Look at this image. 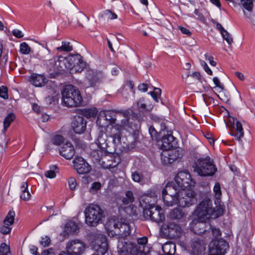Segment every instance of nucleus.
<instances>
[{
	"mask_svg": "<svg viewBox=\"0 0 255 255\" xmlns=\"http://www.w3.org/2000/svg\"><path fill=\"white\" fill-rule=\"evenodd\" d=\"M116 120L120 119V122L115 124L114 128L118 130L116 133H113L111 137L113 138V142L115 145H118L121 142L120 131L126 130L130 131L137 128V124L135 120L138 119V114L128 109L125 110H116Z\"/></svg>",
	"mask_w": 255,
	"mask_h": 255,
	"instance_id": "obj_1",
	"label": "nucleus"
},
{
	"mask_svg": "<svg viewBox=\"0 0 255 255\" xmlns=\"http://www.w3.org/2000/svg\"><path fill=\"white\" fill-rule=\"evenodd\" d=\"M195 181L191 178L187 171L178 173L174 178V182L168 183L162 190V193L172 196H178L182 190L194 187Z\"/></svg>",
	"mask_w": 255,
	"mask_h": 255,
	"instance_id": "obj_2",
	"label": "nucleus"
},
{
	"mask_svg": "<svg viewBox=\"0 0 255 255\" xmlns=\"http://www.w3.org/2000/svg\"><path fill=\"white\" fill-rule=\"evenodd\" d=\"M157 196L155 192H151L150 195L142 197L141 201L146 204L143 211L144 217L147 220L160 223L164 221L165 216L162 208L153 203Z\"/></svg>",
	"mask_w": 255,
	"mask_h": 255,
	"instance_id": "obj_3",
	"label": "nucleus"
},
{
	"mask_svg": "<svg viewBox=\"0 0 255 255\" xmlns=\"http://www.w3.org/2000/svg\"><path fill=\"white\" fill-rule=\"evenodd\" d=\"M223 214L222 208L213 207L212 201L209 198L202 200L196 206L194 214L198 218V220L206 222L210 219H216Z\"/></svg>",
	"mask_w": 255,
	"mask_h": 255,
	"instance_id": "obj_4",
	"label": "nucleus"
},
{
	"mask_svg": "<svg viewBox=\"0 0 255 255\" xmlns=\"http://www.w3.org/2000/svg\"><path fill=\"white\" fill-rule=\"evenodd\" d=\"M62 101L68 107H80L83 98L78 89L72 85L65 86L61 91Z\"/></svg>",
	"mask_w": 255,
	"mask_h": 255,
	"instance_id": "obj_5",
	"label": "nucleus"
},
{
	"mask_svg": "<svg viewBox=\"0 0 255 255\" xmlns=\"http://www.w3.org/2000/svg\"><path fill=\"white\" fill-rule=\"evenodd\" d=\"M114 229L109 232V236L118 240H125L131 233V228L127 221L117 219L113 221Z\"/></svg>",
	"mask_w": 255,
	"mask_h": 255,
	"instance_id": "obj_6",
	"label": "nucleus"
},
{
	"mask_svg": "<svg viewBox=\"0 0 255 255\" xmlns=\"http://www.w3.org/2000/svg\"><path fill=\"white\" fill-rule=\"evenodd\" d=\"M86 223L95 227L104 218V212L97 205L90 204L84 210Z\"/></svg>",
	"mask_w": 255,
	"mask_h": 255,
	"instance_id": "obj_7",
	"label": "nucleus"
},
{
	"mask_svg": "<svg viewBox=\"0 0 255 255\" xmlns=\"http://www.w3.org/2000/svg\"><path fill=\"white\" fill-rule=\"evenodd\" d=\"M194 170L200 176H208L214 175L217 171V168L213 164V160L207 156L197 160Z\"/></svg>",
	"mask_w": 255,
	"mask_h": 255,
	"instance_id": "obj_8",
	"label": "nucleus"
},
{
	"mask_svg": "<svg viewBox=\"0 0 255 255\" xmlns=\"http://www.w3.org/2000/svg\"><path fill=\"white\" fill-rule=\"evenodd\" d=\"M119 255H139L143 249L137 248L136 243L131 242L119 241L117 246Z\"/></svg>",
	"mask_w": 255,
	"mask_h": 255,
	"instance_id": "obj_9",
	"label": "nucleus"
},
{
	"mask_svg": "<svg viewBox=\"0 0 255 255\" xmlns=\"http://www.w3.org/2000/svg\"><path fill=\"white\" fill-rule=\"evenodd\" d=\"M191 187L186 189L182 190L180 192L178 197L177 204L181 207L189 206L193 204L195 202V193L192 190Z\"/></svg>",
	"mask_w": 255,
	"mask_h": 255,
	"instance_id": "obj_10",
	"label": "nucleus"
},
{
	"mask_svg": "<svg viewBox=\"0 0 255 255\" xmlns=\"http://www.w3.org/2000/svg\"><path fill=\"white\" fill-rule=\"evenodd\" d=\"M65 249L72 255H82L85 251L86 245L80 240H72L66 243Z\"/></svg>",
	"mask_w": 255,
	"mask_h": 255,
	"instance_id": "obj_11",
	"label": "nucleus"
},
{
	"mask_svg": "<svg viewBox=\"0 0 255 255\" xmlns=\"http://www.w3.org/2000/svg\"><path fill=\"white\" fill-rule=\"evenodd\" d=\"M116 113L114 111H107L104 116H100L97 121V124L100 127V131L104 130L106 131V128L110 125L115 124L116 122Z\"/></svg>",
	"mask_w": 255,
	"mask_h": 255,
	"instance_id": "obj_12",
	"label": "nucleus"
},
{
	"mask_svg": "<svg viewBox=\"0 0 255 255\" xmlns=\"http://www.w3.org/2000/svg\"><path fill=\"white\" fill-rule=\"evenodd\" d=\"M94 249L95 251L92 255H104L108 250V244L106 237L101 234H97L93 241Z\"/></svg>",
	"mask_w": 255,
	"mask_h": 255,
	"instance_id": "obj_13",
	"label": "nucleus"
},
{
	"mask_svg": "<svg viewBox=\"0 0 255 255\" xmlns=\"http://www.w3.org/2000/svg\"><path fill=\"white\" fill-rule=\"evenodd\" d=\"M206 245L203 240L195 237L192 239L190 246L191 255H204Z\"/></svg>",
	"mask_w": 255,
	"mask_h": 255,
	"instance_id": "obj_14",
	"label": "nucleus"
},
{
	"mask_svg": "<svg viewBox=\"0 0 255 255\" xmlns=\"http://www.w3.org/2000/svg\"><path fill=\"white\" fill-rule=\"evenodd\" d=\"M74 168L79 174H84L89 172L90 165L81 157H76L73 161Z\"/></svg>",
	"mask_w": 255,
	"mask_h": 255,
	"instance_id": "obj_15",
	"label": "nucleus"
},
{
	"mask_svg": "<svg viewBox=\"0 0 255 255\" xmlns=\"http://www.w3.org/2000/svg\"><path fill=\"white\" fill-rule=\"evenodd\" d=\"M229 121L233 124L232 128H230L231 134L235 137L238 140H241L244 135L241 123L233 117L230 118Z\"/></svg>",
	"mask_w": 255,
	"mask_h": 255,
	"instance_id": "obj_16",
	"label": "nucleus"
},
{
	"mask_svg": "<svg viewBox=\"0 0 255 255\" xmlns=\"http://www.w3.org/2000/svg\"><path fill=\"white\" fill-rule=\"evenodd\" d=\"M86 121L82 117L76 116L74 118L71 127L75 133L82 134L86 130Z\"/></svg>",
	"mask_w": 255,
	"mask_h": 255,
	"instance_id": "obj_17",
	"label": "nucleus"
},
{
	"mask_svg": "<svg viewBox=\"0 0 255 255\" xmlns=\"http://www.w3.org/2000/svg\"><path fill=\"white\" fill-rule=\"evenodd\" d=\"M72 55L67 57L60 56L57 57V60L55 62V66L58 71L65 70L72 68V62L70 59Z\"/></svg>",
	"mask_w": 255,
	"mask_h": 255,
	"instance_id": "obj_18",
	"label": "nucleus"
},
{
	"mask_svg": "<svg viewBox=\"0 0 255 255\" xmlns=\"http://www.w3.org/2000/svg\"><path fill=\"white\" fill-rule=\"evenodd\" d=\"M165 233L172 238H178L181 233L182 229L180 226L174 223L170 222L163 226Z\"/></svg>",
	"mask_w": 255,
	"mask_h": 255,
	"instance_id": "obj_19",
	"label": "nucleus"
},
{
	"mask_svg": "<svg viewBox=\"0 0 255 255\" xmlns=\"http://www.w3.org/2000/svg\"><path fill=\"white\" fill-rule=\"evenodd\" d=\"M86 78L88 80V87H94L104 78V74L101 71H89Z\"/></svg>",
	"mask_w": 255,
	"mask_h": 255,
	"instance_id": "obj_20",
	"label": "nucleus"
},
{
	"mask_svg": "<svg viewBox=\"0 0 255 255\" xmlns=\"http://www.w3.org/2000/svg\"><path fill=\"white\" fill-rule=\"evenodd\" d=\"M59 153L65 159H71L75 153L74 146L71 142H66L59 149Z\"/></svg>",
	"mask_w": 255,
	"mask_h": 255,
	"instance_id": "obj_21",
	"label": "nucleus"
},
{
	"mask_svg": "<svg viewBox=\"0 0 255 255\" xmlns=\"http://www.w3.org/2000/svg\"><path fill=\"white\" fill-rule=\"evenodd\" d=\"M254 2H255V0H241V4L248 11V12L244 11V14L250 19L252 23L255 26V15L252 13Z\"/></svg>",
	"mask_w": 255,
	"mask_h": 255,
	"instance_id": "obj_22",
	"label": "nucleus"
},
{
	"mask_svg": "<svg viewBox=\"0 0 255 255\" xmlns=\"http://www.w3.org/2000/svg\"><path fill=\"white\" fill-rule=\"evenodd\" d=\"M175 151L171 150H163L161 154V160L164 165H168L177 159Z\"/></svg>",
	"mask_w": 255,
	"mask_h": 255,
	"instance_id": "obj_23",
	"label": "nucleus"
},
{
	"mask_svg": "<svg viewBox=\"0 0 255 255\" xmlns=\"http://www.w3.org/2000/svg\"><path fill=\"white\" fill-rule=\"evenodd\" d=\"M228 247L227 242L224 240L219 241L216 245L215 248L211 250L210 255H224Z\"/></svg>",
	"mask_w": 255,
	"mask_h": 255,
	"instance_id": "obj_24",
	"label": "nucleus"
},
{
	"mask_svg": "<svg viewBox=\"0 0 255 255\" xmlns=\"http://www.w3.org/2000/svg\"><path fill=\"white\" fill-rule=\"evenodd\" d=\"M72 68H74L77 72H81L86 67V63L83 60L82 56L79 54L72 55L70 59Z\"/></svg>",
	"mask_w": 255,
	"mask_h": 255,
	"instance_id": "obj_25",
	"label": "nucleus"
},
{
	"mask_svg": "<svg viewBox=\"0 0 255 255\" xmlns=\"http://www.w3.org/2000/svg\"><path fill=\"white\" fill-rule=\"evenodd\" d=\"M175 138L171 134L164 135L161 139V147L163 150H170L174 147Z\"/></svg>",
	"mask_w": 255,
	"mask_h": 255,
	"instance_id": "obj_26",
	"label": "nucleus"
},
{
	"mask_svg": "<svg viewBox=\"0 0 255 255\" xmlns=\"http://www.w3.org/2000/svg\"><path fill=\"white\" fill-rule=\"evenodd\" d=\"M107 135L106 134V131L104 130L99 131L96 143L98 147L102 150L108 151V143L107 142Z\"/></svg>",
	"mask_w": 255,
	"mask_h": 255,
	"instance_id": "obj_27",
	"label": "nucleus"
},
{
	"mask_svg": "<svg viewBox=\"0 0 255 255\" xmlns=\"http://www.w3.org/2000/svg\"><path fill=\"white\" fill-rule=\"evenodd\" d=\"M205 222L199 220L198 221H193L190 224V227L193 232L198 235L205 234L207 232V231L205 229Z\"/></svg>",
	"mask_w": 255,
	"mask_h": 255,
	"instance_id": "obj_28",
	"label": "nucleus"
},
{
	"mask_svg": "<svg viewBox=\"0 0 255 255\" xmlns=\"http://www.w3.org/2000/svg\"><path fill=\"white\" fill-rule=\"evenodd\" d=\"M29 81L35 87H42L45 84L46 79L42 75L34 73L30 77Z\"/></svg>",
	"mask_w": 255,
	"mask_h": 255,
	"instance_id": "obj_29",
	"label": "nucleus"
},
{
	"mask_svg": "<svg viewBox=\"0 0 255 255\" xmlns=\"http://www.w3.org/2000/svg\"><path fill=\"white\" fill-rule=\"evenodd\" d=\"M162 200L164 205L167 207L173 206L178 203V197L166 195L165 193H162Z\"/></svg>",
	"mask_w": 255,
	"mask_h": 255,
	"instance_id": "obj_30",
	"label": "nucleus"
},
{
	"mask_svg": "<svg viewBox=\"0 0 255 255\" xmlns=\"http://www.w3.org/2000/svg\"><path fill=\"white\" fill-rule=\"evenodd\" d=\"M164 255H173L176 251V246L172 242H167L162 247Z\"/></svg>",
	"mask_w": 255,
	"mask_h": 255,
	"instance_id": "obj_31",
	"label": "nucleus"
},
{
	"mask_svg": "<svg viewBox=\"0 0 255 255\" xmlns=\"http://www.w3.org/2000/svg\"><path fill=\"white\" fill-rule=\"evenodd\" d=\"M169 216L171 219L180 220L185 216V214L182 209L175 208L170 211Z\"/></svg>",
	"mask_w": 255,
	"mask_h": 255,
	"instance_id": "obj_32",
	"label": "nucleus"
},
{
	"mask_svg": "<svg viewBox=\"0 0 255 255\" xmlns=\"http://www.w3.org/2000/svg\"><path fill=\"white\" fill-rule=\"evenodd\" d=\"M134 197L133 193L131 191H128L126 192L125 196H124L122 199L123 205L130 206L131 204L134 202Z\"/></svg>",
	"mask_w": 255,
	"mask_h": 255,
	"instance_id": "obj_33",
	"label": "nucleus"
},
{
	"mask_svg": "<svg viewBox=\"0 0 255 255\" xmlns=\"http://www.w3.org/2000/svg\"><path fill=\"white\" fill-rule=\"evenodd\" d=\"M137 244L136 245L137 246V248H140L143 250V252H140L139 255H145L148 252V251L146 250V249L147 248L146 246L147 243V237H143L142 238H138L137 240Z\"/></svg>",
	"mask_w": 255,
	"mask_h": 255,
	"instance_id": "obj_34",
	"label": "nucleus"
},
{
	"mask_svg": "<svg viewBox=\"0 0 255 255\" xmlns=\"http://www.w3.org/2000/svg\"><path fill=\"white\" fill-rule=\"evenodd\" d=\"M28 185L27 182H23L21 185V189L22 194L20 195L21 199L24 201L29 200L31 197V194L29 191L27 190Z\"/></svg>",
	"mask_w": 255,
	"mask_h": 255,
	"instance_id": "obj_35",
	"label": "nucleus"
},
{
	"mask_svg": "<svg viewBox=\"0 0 255 255\" xmlns=\"http://www.w3.org/2000/svg\"><path fill=\"white\" fill-rule=\"evenodd\" d=\"M61 46L56 47V50L58 52H70L73 50V46L71 45L70 42L63 41L61 43Z\"/></svg>",
	"mask_w": 255,
	"mask_h": 255,
	"instance_id": "obj_36",
	"label": "nucleus"
},
{
	"mask_svg": "<svg viewBox=\"0 0 255 255\" xmlns=\"http://www.w3.org/2000/svg\"><path fill=\"white\" fill-rule=\"evenodd\" d=\"M15 215L14 211L10 210L3 221V224L12 225L14 223Z\"/></svg>",
	"mask_w": 255,
	"mask_h": 255,
	"instance_id": "obj_37",
	"label": "nucleus"
},
{
	"mask_svg": "<svg viewBox=\"0 0 255 255\" xmlns=\"http://www.w3.org/2000/svg\"><path fill=\"white\" fill-rule=\"evenodd\" d=\"M15 119V116L13 113H9L5 118L3 121V131L5 132L7 128L10 126L11 122Z\"/></svg>",
	"mask_w": 255,
	"mask_h": 255,
	"instance_id": "obj_38",
	"label": "nucleus"
},
{
	"mask_svg": "<svg viewBox=\"0 0 255 255\" xmlns=\"http://www.w3.org/2000/svg\"><path fill=\"white\" fill-rule=\"evenodd\" d=\"M101 17L104 19L113 20L117 18V15L110 10H106L100 14Z\"/></svg>",
	"mask_w": 255,
	"mask_h": 255,
	"instance_id": "obj_39",
	"label": "nucleus"
},
{
	"mask_svg": "<svg viewBox=\"0 0 255 255\" xmlns=\"http://www.w3.org/2000/svg\"><path fill=\"white\" fill-rule=\"evenodd\" d=\"M213 191L215 194L214 196L216 199L215 202H219L222 196V192L221 190L220 185L219 183L217 182L215 183L213 188Z\"/></svg>",
	"mask_w": 255,
	"mask_h": 255,
	"instance_id": "obj_40",
	"label": "nucleus"
},
{
	"mask_svg": "<svg viewBox=\"0 0 255 255\" xmlns=\"http://www.w3.org/2000/svg\"><path fill=\"white\" fill-rule=\"evenodd\" d=\"M66 228L70 233H75L78 230L77 225L74 222H70L66 225Z\"/></svg>",
	"mask_w": 255,
	"mask_h": 255,
	"instance_id": "obj_41",
	"label": "nucleus"
},
{
	"mask_svg": "<svg viewBox=\"0 0 255 255\" xmlns=\"http://www.w3.org/2000/svg\"><path fill=\"white\" fill-rule=\"evenodd\" d=\"M137 107L138 109L140 111L141 110H145L147 111H150L152 109V107L149 109H146V105L144 102V100L143 98H140L137 102Z\"/></svg>",
	"mask_w": 255,
	"mask_h": 255,
	"instance_id": "obj_42",
	"label": "nucleus"
},
{
	"mask_svg": "<svg viewBox=\"0 0 255 255\" xmlns=\"http://www.w3.org/2000/svg\"><path fill=\"white\" fill-rule=\"evenodd\" d=\"M31 48L26 42H22L20 45V51L23 54H28L30 52Z\"/></svg>",
	"mask_w": 255,
	"mask_h": 255,
	"instance_id": "obj_43",
	"label": "nucleus"
},
{
	"mask_svg": "<svg viewBox=\"0 0 255 255\" xmlns=\"http://www.w3.org/2000/svg\"><path fill=\"white\" fill-rule=\"evenodd\" d=\"M64 141V138L62 135H56L51 138V143L56 145H59Z\"/></svg>",
	"mask_w": 255,
	"mask_h": 255,
	"instance_id": "obj_44",
	"label": "nucleus"
},
{
	"mask_svg": "<svg viewBox=\"0 0 255 255\" xmlns=\"http://www.w3.org/2000/svg\"><path fill=\"white\" fill-rule=\"evenodd\" d=\"M221 35L223 39H225L229 45L232 44L233 42V39L231 35L226 30L223 32Z\"/></svg>",
	"mask_w": 255,
	"mask_h": 255,
	"instance_id": "obj_45",
	"label": "nucleus"
},
{
	"mask_svg": "<svg viewBox=\"0 0 255 255\" xmlns=\"http://www.w3.org/2000/svg\"><path fill=\"white\" fill-rule=\"evenodd\" d=\"M10 253L9 247L5 243H1L0 246V255H7Z\"/></svg>",
	"mask_w": 255,
	"mask_h": 255,
	"instance_id": "obj_46",
	"label": "nucleus"
},
{
	"mask_svg": "<svg viewBox=\"0 0 255 255\" xmlns=\"http://www.w3.org/2000/svg\"><path fill=\"white\" fill-rule=\"evenodd\" d=\"M161 92V90L159 88H155L153 92H150L149 93L155 100L156 102H158L159 96L160 95Z\"/></svg>",
	"mask_w": 255,
	"mask_h": 255,
	"instance_id": "obj_47",
	"label": "nucleus"
},
{
	"mask_svg": "<svg viewBox=\"0 0 255 255\" xmlns=\"http://www.w3.org/2000/svg\"><path fill=\"white\" fill-rule=\"evenodd\" d=\"M101 184L99 182H95L91 185V187L89 189L90 192L93 193L95 192L100 190L101 188Z\"/></svg>",
	"mask_w": 255,
	"mask_h": 255,
	"instance_id": "obj_48",
	"label": "nucleus"
},
{
	"mask_svg": "<svg viewBox=\"0 0 255 255\" xmlns=\"http://www.w3.org/2000/svg\"><path fill=\"white\" fill-rule=\"evenodd\" d=\"M209 226L210 227L209 229L211 230L212 235L215 238H217L221 235V232L219 228L213 227L210 225Z\"/></svg>",
	"mask_w": 255,
	"mask_h": 255,
	"instance_id": "obj_49",
	"label": "nucleus"
},
{
	"mask_svg": "<svg viewBox=\"0 0 255 255\" xmlns=\"http://www.w3.org/2000/svg\"><path fill=\"white\" fill-rule=\"evenodd\" d=\"M78 20L77 23L80 26H83L80 21H81L83 22H84L87 21L89 19V18L82 12H79V14L78 15Z\"/></svg>",
	"mask_w": 255,
	"mask_h": 255,
	"instance_id": "obj_50",
	"label": "nucleus"
},
{
	"mask_svg": "<svg viewBox=\"0 0 255 255\" xmlns=\"http://www.w3.org/2000/svg\"><path fill=\"white\" fill-rule=\"evenodd\" d=\"M0 97L4 99L8 98L7 88L3 86L0 87Z\"/></svg>",
	"mask_w": 255,
	"mask_h": 255,
	"instance_id": "obj_51",
	"label": "nucleus"
},
{
	"mask_svg": "<svg viewBox=\"0 0 255 255\" xmlns=\"http://www.w3.org/2000/svg\"><path fill=\"white\" fill-rule=\"evenodd\" d=\"M10 225H6L3 224L2 226L0 228V232L3 235L9 234L11 232V228L10 227Z\"/></svg>",
	"mask_w": 255,
	"mask_h": 255,
	"instance_id": "obj_52",
	"label": "nucleus"
},
{
	"mask_svg": "<svg viewBox=\"0 0 255 255\" xmlns=\"http://www.w3.org/2000/svg\"><path fill=\"white\" fill-rule=\"evenodd\" d=\"M132 180L137 182H139L143 179V176L137 171L133 172L131 175Z\"/></svg>",
	"mask_w": 255,
	"mask_h": 255,
	"instance_id": "obj_53",
	"label": "nucleus"
},
{
	"mask_svg": "<svg viewBox=\"0 0 255 255\" xmlns=\"http://www.w3.org/2000/svg\"><path fill=\"white\" fill-rule=\"evenodd\" d=\"M50 239L48 236H45L44 237L41 238V240L40 241V244L43 247H46L50 245Z\"/></svg>",
	"mask_w": 255,
	"mask_h": 255,
	"instance_id": "obj_54",
	"label": "nucleus"
},
{
	"mask_svg": "<svg viewBox=\"0 0 255 255\" xmlns=\"http://www.w3.org/2000/svg\"><path fill=\"white\" fill-rule=\"evenodd\" d=\"M68 184L70 188L72 190H74L76 189V187L77 186V182L76 180L74 177H71L68 180Z\"/></svg>",
	"mask_w": 255,
	"mask_h": 255,
	"instance_id": "obj_55",
	"label": "nucleus"
},
{
	"mask_svg": "<svg viewBox=\"0 0 255 255\" xmlns=\"http://www.w3.org/2000/svg\"><path fill=\"white\" fill-rule=\"evenodd\" d=\"M200 64L203 67L204 70L210 75H212L213 74V72L212 70L209 68L207 63L203 60L200 61Z\"/></svg>",
	"mask_w": 255,
	"mask_h": 255,
	"instance_id": "obj_56",
	"label": "nucleus"
},
{
	"mask_svg": "<svg viewBox=\"0 0 255 255\" xmlns=\"http://www.w3.org/2000/svg\"><path fill=\"white\" fill-rule=\"evenodd\" d=\"M213 81L216 86L220 88L221 90H223L224 89L223 84L220 82L219 79L217 77H214L213 79Z\"/></svg>",
	"mask_w": 255,
	"mask_h": 255,
	"instance_id": "obj_57",
	"label": "nucleus"
},
{
	"mask_svg": "<svg viewBox=\"0 0 255 255\" xmlns=\"http://www.w3.org/2000/svg\"><path fill=\"white\" fill-rule=\"evenodd\" d=\"M96 111L95 110L88 109L85 112V115L88 117H94L96 115Z\"/></svg>",
	"mask_w": 255,
	"mask_h": 255,
	"instance_id": "obj_58",
	"label": "nucleus"
},
{
	"mask_svg": "<svg viewBox=\"0 0 255 255\" xmlns=\"http://www.w3.org/2000/svg\"><path fill=\"white\" fill-rule=\"evenodd\" d=\"M45 175L46 177L49 178H53L56 177V173L52 170L45 171Z\"/></svg>",
	"mask_w": 255,
	"mask_h": 255,
	"instance_id": "obj_59",
	"label": "nucleus"
},
{
	"mask_svg": "<svg viewBox=\"0 0 255 255\" xmlns=\"http://www.w3.org/2000/svg\"><path fill=\"white\" fill-rule=\"evenodd\" d=\"M12 34L16 37L20 38L23 36L22 32L18 29H14L12 30Z\"/></svg>",
	"mask_w": 255,
	"mask_h": 255,
	"instance_id": "obj_60",
	"label": "nucleus"
},
{
	"mask_svg": "<svg viewBox=\"0 0 255 255\" xmlns=\"http://www.w3.org/2000/svg\"><path fill=\"white\" fill-rule=\"evenodd\" d=\"M205 59L208 60L209 61L210 64L213 66H215L216 65V62L214 61V58L213 56H209L207 54H205Z\"/></svg>",
	"mask_w": 255,
	"mask_h": 255,
	"instance_id": "obj_61",
	"label": "nucleus"
},
{
	"mask_svg": "<svg viewBox=\"0 0 255 255\" xmlns=\"http://www.w3.org/2000/svg\"><path fill=\"white\" fill-rule=\"evenodd\" d=\"M178 28H179V29L180 30L181 32L183 34L187 35L188 36H190L191 35V32L187 28H185V27H182V26H178Z\"/></svg>",
	"mask_w": 255,
	"mask_h": 255,
	"instance_id": "obj_62",
	"label": "nucleus"
},
{
	"mask_svg": "<svg viewBox=\"0 0 255 255\" xmlns=\"http://www.w3.org/2000/svg\"><path fill=\"white\" fill-rule=\"evenodd\" d=\"M41 255H55V253L52 248L43 251Z\"/></svg>",
	"mask_w": 255,
	"mask_h": 255,
	"instance_id": "obj_63",
	"label": "nucleus"
},
{
	"mask_svg": "<svg viewBox=\"0 0 255 255\" xmlns=\"http://www.w3.org/2000/svg\"><path fill=\"white\" fill-rule=\"evenodd\" d=\"M138 90L142 92H146L148 90V85L146 84L141 83L138 86Z\"/></svg>",
	"mask_w": 255,
	"mask_h": 255,
	"instance_id": "obj_64",
	"label": "nucleus"
}]
</instances>
